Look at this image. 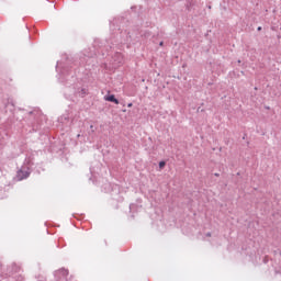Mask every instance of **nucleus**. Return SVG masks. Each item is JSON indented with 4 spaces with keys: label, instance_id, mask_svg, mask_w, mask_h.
Instances as JSON below:
<instances>
[{
    "label": "nucleus",
    "instance_id": "20e7f679",
    "mask_svg": "<svg viewBox=\"0 0 281 281\" xmlns=\"http://www.w3.org/2000/svg\"><path fill=\"white\" fill-rule=\"evenodd\" d=\"M104 100H105L106 102H114V104H120V101L115 98L114 94L104 97Z\"/></svg>",
    "mask_w": 281,
    "mask_h": 281
},
{
    "label": "nucleus",
    "instance_id": "f257e3e1",
    "mask_svg": "<svg viewBox=\"0 0 281 281\" xmlns=\"http://www.w3.org/2000/svg\"><path fill=\"white\" fill-rule=\"evenodd\" d=\"M31 170L30 167L27 166H23L16 173V179L18 181H23V179H27V177H30L31 175Z\"/></svg>",
    "mask_w": 281,
    "mask_h": 281
},
{
    "label": "nucleus",
    "instance_id": "0eeeda50",
    "mask_svg": "<svg viewBox=\"0 0 281 281\" xmlns=\"http://www.w3.org/2000/svg\"><path fill=\"white\" fill-rule=\"evenodd\" d=\"M135 207V204L130 205V210H133Z\"/></svg>",
    "mask_w": 281,
    "mask_h": 281
},
{
    "label": "nucleus",
    "instance_id": "6e6552de",
    "mask_svg": "<svg viewBox=\"0 0 281 281\" xmlns=\"http://www.w3.org/2000/svg\"><path fill=\"white\" fill-rule=\"evenodd\" d=\"M127 106L131 109V106H133V103H128Z\"/></svg>",
    "mask_w": 281,
    "mask_h": 281
},
{
    "label": "nucleus",
    "instance_id": "7ed1b4c3",
    "mask_svg": "<svg viewBox=\"0 0 281 281\" xmlns=\"http://www.w3.org/2000/svg\"><path fill=\"white\" fill-rule=\"evenodd\" d=\"M55 276H57L58 278H67V276H69V271L67 269H60L58 271H56Z\"/></svg>",
    "mask_w": 281,
    "mask_h": 281
},
{
    "label": "nucleus",
    "instance_id": "1a4fd4ad",
    "mask_svg": "<svg viewBox=\"0 0 281 281\" xmlns=\"http://www.w3.org/2000/svg\"><path fill=\"white\" fill-rule=\"evenodd\" d=\"M258 30L260 31V30H262V27L259 26Z\"/></svg>",
    "mask_w": 281,
    "mask_h": 281
},
{
    "label": "nucleus",
    "instance_id": "9b49d317",
    "mask_svg": "<svg viewBox=\"0 0 281 281\" xmlns=\"http://www.w3.org/2000/svg\"><path fill=\"white\" fill-rule=\"evenodd\" d=\"M215 177H218V173H215Z\"/></svg>",
    "mask_w": 281,
    "mask_h": 281
},
{
    "label": "nucleus",
    "instance_id": "f8f14e48",
    "mask_svg": "<svg viewBox=\"0 0 281 281\" xmlns=\"http://www.w3.org/2000/svg\"><path fill=\"white\" fill-rule=\"evenodd\" d=\"M206 236H211V234L209 233V234H206Z\"/></svg>",
    "mask_w": 281,
    "mask_h": 281
},
{
    "label": "nucleus",
    "instance_id": "f03ea898",
    "mask_svg": "<svg viewBox=\"0 0 281 281\" xmlns=\"http://www.w3.org/2000/svg\"><path fill=\"white\" fill-rule=\"evenodd\" d=\"M113 60L116 63V65H122L124 63V56L121 53H116Z\"/></svg>",
    "mask_w": 281,
    "mask_h": 281
},
{
    "label": "nucleus",
    "instance_id": "39448f33",
    "mask_svg": "<svg viewBox=\"0 0 281 281\" xmlns=\"http://www.w3.org/2000/svg\"><path fill=\"white\" fill-rule=\"evenodd\" d=\"M5 108H9V111H12L14 109V103H8Z\"/></svg>",
    "mask_w": 281,
    "mask_h": 281
},
{
    "label": "nucleus",
    "instance_id": "9d476101",
    "mask_svg": "<svg viewBox=\"0 0 281 281\" xmlns=\"http://www.w3.org/2000/svg\"><path fill=\"white\" fill-rule=\"evenodd\" d=\"M160 45H164V42H160Z\"/></svg>",
    "mask_w": 281,
    "mask_h": 281
},
{
    "label": "nucleus",
    "instance_id": "423d86ee",
    "mask_svg": "<svg viewBox=\"0 0 281 281\" xmlns=\"http://www.w3.org/2000/svg\"><path fill=\"white\" fill-rule=\"evenodd\" d=\"M166 167V161H160L159 162V168H165Z\"/></svg>",
    "mask_w": 281,
    "mask_h": 281
}]
</instances>
